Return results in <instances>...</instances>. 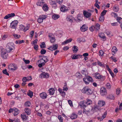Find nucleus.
Here are the masks:
<instances>
[{"label":"nucleus","mask_w":122,"mask_h":122,"mask_svg":"<svg viewBox=\"0 0 122 122\" xmlns=\"http://www.w3.org/2000/svg\"><path fill=\"white\" fill-rule=\"evenodd\" d=\"M50 42L51 43H53L55 41V37L52 38H50Z\"/></svg>","instance_id":"nucleus-56"},{"label":"nucleus","mask_w":122,"mask_h":122,"mask_svg":"<svg viewBox=\"0 0 122 122\" xmlns=\"http://www.w3.org/2000/svg\"><path fill=\"white\" fill-rule=\"evenodd\" d=\"M103 51L102 50H101L100 51L99 54V55L102 56L103 55Z\"/></svg>","instance_id":"nucleus-58"},{"label":"nucleus","mask_w":122,"mask_h":122,"mask_svg":"<svg viewBox=\"0 0 122 122\" xmlns=\"http://www.w3.org/2000/svg\"><path fill=\"white\" fill-rule=\"evenodd\" d=\"M105 104V102L101 100L99 101L98 103V106L100 107H102Z\"/></svg>","instance_id":"nucleus-18"},{"label":"nucleus","mask_w":122,"mask_h":122,"mask_svg":"<svg viewBox=\"0 0 122 122\" xmlns=\"http://www.w3.org/2000/svg\"><path fill=\"white\" fill-rule=\"evenodd\" d=\"M114 11L116 12H117L119 10L118 6L117 5H115L113 7Z\"/></svg>","instance_id":"nucleus-30"},{"label":"nucleus","mask_w":122,"mask_h":122,"mask_svg":"<svg viewBox=\"0 0 122 122\" xmlns=\"http://www.w3.org/2000/svg\"><path fill=\"white\" fill-rule=\"evenodd\" d=\"M23 60L26 64H28L30 62V61L29 60H25L24 58L23 59Z\"/></svg>","instance_id":"nucleus-55"},{"label":"nucleus","mask_w":122,"mask_h":122,"mask_svg":"<svg viewBox=\"0 0 122 122\" xmlns=\"http://www.w3.org/2000/svg\"><path fill=\"white\" fill-rule=\"evenodd\" d=\"M13 36L15 39L19 38L20 37V35H19L16 34H14L13 35Z\"/></svg>","instance_id":"nucleus-46"},{"label":"nucleus","mask_w":122,"mask_h":122,"mask_svg":"<svg viewBox=\"0 0 122 122\" xmlns=\"http://www.w3.org/2000/svg\"><path fill=\"white\" fill-rule=\"evenodd\" d=\"M99 36L101 38H102L103 40L104 41H105L106 40V36H104V35L103 33H101L99 34Z\"/></svg>","instance_id":"nucleus-22"},{"label":"nucleus","mask_w":122,"mask_h":122,"mask_svg":"<svg viewBox=\"0 0 122 122\" xmlns=\"http://www.w3.org/2000/svg\"><path fill=\"white\" fill-rule=\"evenodd\" d=\"M60 10L62 12H66L68 11V9L67 7H66L64 5H62L61 6Z\"/></svg>","instance_id":"nucleus-14"},{"label":"nucleus","mask_w":122,"mask_h":122,"mask_svg":"<svg viewBox=\"0 0 122 122\" xmlns=\"http://www.w3.org/2000/svg\"><path fill=\"white\" fill-rule=\"evenodd\" d=\"M44 1L43 0H39L36 3L37 5L38 6H42L44 3Z\"/></svg>","instance_id":"nucleus-16"},{"label":"nucleus","mask_w":122,"mask_h":122,"mask_svg":"<svg viewBox=\"0 0 122 122\" xmlns=\"http://www.w3.org/2000/svg\"><path fill=\"white\" fill-rule=\"evenodd\" d=\"M2 72L4 74L7 75H9V73L7 72V70L6 69H5V70H3L2 71Z\"/></svg>","instance_id":"nucleus-43"},{"label":"nucleus","mask_w":122,"mask_h":122,"mask_svg":"<svg viewBox=\"0 0 122 122\" xmlns=\"http://www.w3.org/2000/svg\"><path fill=\"white\" fill-rule=\"evenodd\" d=\"M75 76L79 78H81L82 77V75L79 72L76 73L75 74Z\"/></svg>","instance_id":"nucleus-35"},{"label":"nucleus","mask_w":122,"mask_h":122,"mask_svg":"<svg viewBox=\"0 0 122 122\" xmlns=\"http://www.w3.org/2000/svg\"><path fill=\"white\" fill-rule=\"evenodd\" d=\"M56 2L59 4H61L62 3V0H56Z\"/></svg>","instance_id":"nucleus-62"},{"label":"nucleus","mask_w":122,"mask_h":122,"mask_svg":"<svg viewBox=\"0 0 122 122\" xmlns=\"http://www.w3.org/2000/svg\"><path fill=\"white\" fill-rule=\"evenodd\" d=\"M87 29V28L86 27L85 25H83L82 27L81 28V30L82 32H84L86 31Z\"/></svg>","instance_id":"nucleus-28"},{"label":"nucleus","mask_w":122,"mask_h":122,"mask_svg":"<svg viewBox=\"0 0 122 122\" xmlns=\"http://www.w3.org/2000/svg\"><path fill=\"white\" fill-rule=\"evenodd\" d=\"M8 37V36L7 35H4L2 37V39L3 40H5V39L7 37Z\"/></svg>","instance_id":"nucleus-63"},{"label":"nucleus","mask_w":122,"mask_h":122,"mask_svg":"<svg viewBox=\"0 0 122 122\" xmlns=\"http://www.w3.org/2000/svg\"><path fill=\"white\" fill-rule=\"evenodd\" d=\"M82 56V55H76V54H75L73 56L72 59H78L79 57H81Z\"/></svg>","instance_id":"nucleus-25"},{"label":"nucleus","mask_w":122,"mask_h":122,"mask_svg":"<svg viewBox=\"0 0 122 122\" xmlns=\"http://www.w3.org/2000/svg\"><path fill=\"white\" fill-rule=\"evenodd\" d=\"M31 105V104L29 101L26 102L25 104V106L27 107H29Z\"/></svg>","instance_id":"nucleus-38"},{"label":"nucleus","mask_w":122,"mask_h":122,"mask_svg":"<svg viewBox=\"0 0 122 122\" xmlns=\"http://www.w3.org/2000/svg\"><path fill=\"white\" fill-rule=\"evenodd\" d=\"M14 44L13 43H9L7 45L5 50L7 52L10 53L13 52L14 50L13 46Z\"/></svg>","instance_id":"nucleus-1"},{"label":"nucleus","mask_w":122,"mask_h":122,"mask_svg":"<svg viewBox=\"0 0 122 122\" xmlns=\"http://www.w3.org/2000/svg\"><path fill=\"white\" fill-rule=\"evenodd\" d=\"M108 97L110 99H113V100H114L115 99V97H114L113 96V95H112V94H110V95H109Z\"/></svg>","instance_id":"nucleus-44"},{"label":"nucleus","mask_w":122,"mask_h":122,"mask_svg":"<svg viewBox=\"0 0 122 122\" xmlns=\"http://www.w3.org/2000/svg\"><path fill=\"white\" fill-rule=\"evenodd\" d=\"M45 65V63L42 62L41 63L39 64L38 66L40 67H41L42 66H44Z\"/></svg>","instance_id":"nucleus-52"},{"label":"nucleus","mask_w":122,"mask_h":122,"mask_svg":"<svg viewBox=\"0 0 122 122\" xmlns=\"http://www.w3.org/2000/svg\"><path fill=\"white\" fill-rule=\"evenodd\" d=\"M21 118L24 121H26L28 119V116L24 113H22L21 114Z\"/></svg>","instance_id":"nucleus-17"},{"label":"nucleus","mask_w":122,"mask_h":122,"mask_svg":"<svg viewBox=\"0 0 122 122\" xmlns=\"http://www.w3.org/2000/svg\"><path fill=\"white\" fill-rule=\"evenodd\" d=\"M15 14L14 13H11V14H9L6 15L4 17V19H7L8 18L12 17L15 16Z\"/></svg>","instance_id":"nucleus-13"},{"label":"nucleus","mask_w":122,"mask_h":122,"mask_svg":"<svg viewBox=\"0 0 122 122\" xmlns=\"http://www.w3.org/2000/svg\"><path fill=\"white\" fill-rule=\"evenodd\" d=\"M77 115L76 114L74 113H73L72 114L69 116L72 119H76L77 117Z\"/></svg>","instance_id":"nucleus-20"},{"label":"nucleus","mask_w":122,"mask_h":122,"mask_svg":"<svg viewBox=\"0 0 122 122\" xmlns=\"http://www.w3.org/2000/svg\"><path fill=\"white\" fill-rule=\"evenodd\" d=\"M58 90L63 96H64L65 95V92L63 91L61 89L59 88L58 89Z\"/></svg>","instance_id":"nucleus-37"},{"label":"nucleus","mask_w":122,"mask_h":122,"mask_svg":"<svg viewBox=\"0 0 122 122\" xmlns=\"http://www.w3.org/2000/svg\"><path fill=\"white\" fill-rule=\"evenodd\" d=\"M77 20H76V21L77 22H79L82 19V17H81L79 15H78L77 16Z\"/></svg>","instance_id":"nucleus-39"},{"label":"nucleus","mask_w":122,"mask_h":122,"mask_svg":"<svg viewBox=\"0 0 122 122\" xmlns=\"http://www.w3.org/2000/svg\"><path fill=\"white\" fill-rule=\"evenodd\" d=\"M14 115L15 116L18 115L19 112V111L16 108H14Z\"/></svg>","instance_id":"nucleus-26"},{"label":"nucleus","mask_w":122,"mask_h":122,"mask_svg":"<svg viewBox=\"0 0 122 122\" xmlns=\"http://www.w3.org/2000/svg\"><path fill=\"white\" fill-rule=\"evenodd\" d=\"M112 54L114 55L117 51V49L115 46H113L112 49Z\"/></svg>","instance_id":"nucleus-23"},{"label":"nucleus","mask_w":122,"mask_h":122,"mask_svg":"<svg viewBox=\"0 0 122 122\" xmlns=\"http://www.w3.org/2000/svg\"><path fill=\"white\" fill-rule=\"evenodd\" d=\"M54 50H56L57 49L58 46L57 45H54L52 46Z\"/></svg>","instance_id":"nucleus-42"},{"label":"nucleus","mask_w":122,"mask_h":122,"mask_svg":"<svg viewBox=\"0 0 122 122\" xmlns=\"http://www.w3.org/2000/svg\"><path fill=\"white\" fill-rule=\"evenodd\" d=\"M93 109L96 111H97L99 109V107L98 106H95L94 107Z\"/></svg>","instance_id":"nucleus-60"},{"label":"nucleus","mask_w":122,"mask_h":122,"mask_svg":"<svg viewBox=\"0 0 122 122\" xmlns=\"http://www.w3.org/2000/svg\"><path fill=\"white\" fill-rule=\"evenodd\" d=\"M95 78L98 79H100L101 81H104L105 79V76L101 75L99 73H97L94 74Z\"/></svg>","instance_id":"nucleus-5"},{"label":"nucleus","mask_w":122,"mask_h":122,"mask_svg":"<svg viewBox=\"0 0 122 122\" xmlns=\"http://www.w3.org/2000/svg\"><path fill=\"white\" fill-rule=\"evenodd\" d=\"M83 80L86 84H87L89 83V81H88L87 78H83Z\"/></svg>","instance_id":"nucleus-34"},{"label":"nucleus","mask_w":122,"mask_h":122,"mask_svg":"<svg viewBox=\"0 0 122 122\" xmlns=\"http://www.w3.org/2000/svg\"><path fill=\"white\" fill-rule=\"evenodd\" d=\"M117 20L119 23H121L122 22V18L120 17H118Z\"/></svg>","instance_id":"nucleus-41"},{"label":"nucleus","mask_w":122,"mask_h":122,"mask_svg":"<svg viewBox=\"0 0 122 122\" xmlns=\"http://www.w3.org/2000/svg\"><path fill=\"white\" fill-rule=\"evenodd\" d=\"M72 40V38L69 39L65 41H64L62 43V45H65L66 44H67L69 43Z\"/></svg>","instance_id":"nucleus-24"},{"label":"nucleus","mask_w":122,"mask_h":122,"mask_svg":"<svg viewBox=\"0 0 122 122\" xmlns=\"http://www.w3.org/2000/svg\"><path fill=\"white\" fill-rule=\"evenodd\" d=\"M66 20L71 23L73 22V20H76V19L74 17H73L72 15H71L69 16H68L66 18Z\"/></svg>","instance_id":"nucleus-10"},{"label":"nucleus","mask_w":122,"mask_h":122,"mask_svg":"<svg viewBox=\"0 0 122 122\" xmlns=\"http://www.w3.org/2000/svg\"><path fill=\"white\" fill-rule=\"evenodd\" d=\"M72 48L73 49V50L74 52H76L78 51V47L76 46H74Z\"/></svg>","instance_id":"nucleus-33"},{"label":"nucleus","mask_w":122,"mask_h":122,"mask_svg":"<svg viewBox=\"0 0 122 122\" xmlns=\"http://www.w3.org/2000/svg\"><path fill=\"white\" fill-rule=\"evenodd\" d=\"M29 25H27L25 27H24V32L26 31V30H28L29 28Z\"/></svg>","instance_id":"nucleus-48"},{"label":"nucleus","mask_w":122,"mask_h":122,"mask_svg":"<svg viewBox=\"0 0 122 122\" xmlns=\"http://www.w3.org/2000/svg\"><path fill=\"white\" fill-rule=\"evenodd\" d=\"M68 89V88L67 87L66 84V85H65L64 87L63 90L64 91H67Z\"/></svg>","instance_id":"nucleus-57"},{"label":"nucleus","mask_w":122,"mask_h":122,"mask_svg":"<svg viewBox=\"0 0 122 122\" xmlns=\"http://www.w3.org/2000/svg\"><path fill=\"white\" fill-rule=\"evenodd\" d=\"M47 17V16L46 15H42L40 16L37 20V21L39 23H41L43 22V20L45 19Z\"/></svg>","instance_id":"nucleus-6"},{"label":"nucleus","mask_w":122,"mask_h":122,"mask_svg":"<svg viewBox=\"0 0 122 122\" xmlns=\"http://www.w3.org/2000/svg\"><path fill=\"white\" fill-rule=\"evenodd\" d=\"M49 37L50 39L55 37L54 35L51 33L49 34Z\"/></svg>","instance_id":"nucleus-59"},{"label":"nucleus","mask_w":122,"mask_h":122,"mask_svg":"<svg viewBox=\"0 0 122 122\" xmlns=\"http://www.w3.org/2000/svg\"><path fill=\"white\" fill-rule=\"evenodd\" d=\"M55 90L54 88H51L48 90V92L50 95H53L54 93Z\"/></svg>","instance_id":"nucleus-21"},{"label":"nucleus","mask_w":122,"mask_h":122,"mask_svg":"<svg viewBox=\"0 0 122 122\" xmlns=\"http://www.w3.org/2000/svg\"><path fill=\"white\" fill-rule=\"evenodd\" d=\"M42 9L44 11H47L48 9V7L47 5L46 4H45L43 5L42 7Z\"/></svg>","instance_id":"nucleus-29"},{"label":"nucleus","mask_w":122,"mask_h":122,"mask_svg":"<svg viewBox=\"0 0 122 122\" xmlns=\"http://www.w3.org/2000/svg\"><path fill=\"white\" fill-rule=\"evenodd\" d=\"M106 87L107 89L110 88L111 87V85L109 83H107L106 85Z\"/></svg>","instance_id":"nucleus-51"},{"label":"nucleus","mask_w":122,"mask_h":122,"mask_svg":"<svg viewBox=\"0 0 122 122\" xmlns=\"http://www.w3.org/2000/svg\"><path fill=\"white\" fill-rule=\"evenodd\" d=\"M9 69L15 70L16 69L17 67L15 64H11L9 66Z\"/></svg>","instance_id":"nucleus-11"},{"label":"nucleus","mask_w":122,"mask_h":122,"mask_svg":"<svg viewBox=\"0 0 122 122\" xmlns=\"http://www.w3.org/2000/svg\"><path fill=\"white\" fill-rule=\"evenodd\" d=\"M82 92L89 95L92 94V91L88 86L84 87L81 90Z\"/></svg>","instance_id":"nucleus-3"},{"label":"nucleus","mask_w":122,"mask_h":122,"mask_svg":"<svg viewBox=\"0 0 122 122\" xmlns=\"http://www.w3.org/2000/svg\"><path fill=\"white\" fill-rule=\"evenodd\" d=\"M58 118L60 122H63V120L62 117L61 115H59L58 117Z\"/></svg>","instance_id":"nucleus-40"},{"label":"nucleus","mask_w":122,"mask_h":122,"mask_svg":"<svg viewBox=\"0 0 122 122\" xmlns=\"http://www.w3.org/2000/svg\"><path fill=\"white\" fill-rule=\"evenodd\" d=\"M107 12V10H104L102 12V13L101 14V15L102 16H103L105 14L106 12Z\"/></svg>","instance_id":"nucleus-49"},{"label":"nucleus","mask_w":122,"mask_h":122,"mask_svg":"<svg viewBox=\"0 0 122 122\" xmlns=\"http://www.w3.org/2000/svg\"><path fill=\"white\" fill-rule=\"evenodd\" d=\"M106 88L104 87H102L101 89L100 93L101 95H103L106 94L107 93Z\"/></svg>","instance_id":"nucleus-12"},{"label":"nucleus","mask_w":122,"mask_h":122,"mask_svg":"<svg viewBox=\"0 0 122 122\" xmlns=\"http://www.w3.org/2000/svg\"><path fill=\"white\" fill-rule=\"evenodd\" d=\"M40 45L41 48H43L45 47L46 46H45V44L44 42H43Z\"/></svg>","instance_id":"nucleus-47"},{"label":"nucleus","mask_w":122,"mask_h":122,"mask_svg":"<svg viewBox=\"0 0 122 122\" xmlns=\"http://www.w3.org/2000/svg\"><path fill=\"white\" fill-rule=\"evenodd\" d=\"M110 59H112L113 60V61L114 62H116L117 60H116V58L115 57H113L112 56L110 57Z\"/></svg>","instance_id":"nucleus-50"},{"label":"nucleus","mask_w":122,"mask_h":122,"mask_svg":"<svg viewBox=\"0 0 122 122\" xmlns=\"http://www.w3.org/2000/svg\"><path fill=\"white\" fill-rule=\"evenodd\" d=\"M39 95L40 97L43 99H45L47 98V95L45 92L40 93Z\"/></svg>","instance_id":"nucleus-15"},{"label":"nucleus","mask_w":122,"mask_h":122,"mask_svg":"<svg viewBox=\"0 0 122 122\" xmlns=\"http://www.w3.org/2000/svg\"><path fill=\"white\" fill-rule=\"evenodd\" d=\"M60 16L58 15L55 14L52 16V18L54 20H56L59 18Z\"/></svg>","instance_id":"nucleus-31"},{"label":"nucleus","mask_w":122,"mask_h":122,"mask_svg":"<svg viewBox=\"0 0 122 122\" xmlns=\"http://www.w3.org/2000/svg\"><path fill=\"white\" fill-rule=\"evenodd\" d=\"M49 76L48 74L46 73L45 72H43L40 75L39 77L41 78H47Z\"/></svg>","instance_id":"nucleus-8"},{"label":"nucleus","mask_w":122,"mask_h":122,"mask_svg":"<svg viewBox=\"0 0 122 122\" xmlns=\"http://www.w3.org/2000/svg\"><path fill=\"white\" fill-rule=\"evenodd\" d=\"M46 52V50L43 49H42L41 51V53L42 54H45Z\"/></svg>","instance_id":"nucleus-45"},{"label":"nucleus","mask_w":122,"mask_h":122,"mask_svg":"<svg viewBox=\"0 0 122 122\" xmlns=\"http://www.w3.org/2000/svg\"><path fill=\"white\" fill-rule=\"evenodd\" d=\"M50 4L52 5L53 7H56L57 6L56 3L54 1L52 0L50 1Z\"/></svg>","instance_id":"nucleus-27"},{"label":"nucleus","mask_w":122,"mask_h":122,"mask_svg":"<svg viewBox=\"0 0 122 122\" xmlns=\"http://www.w3.org/2000/svg\"><path fill=\"white\" fill-rule=\"evenodd\" d=\"M87 78V79H88V80L89 81L92 82L93 81V80L92 78L89 76H88V78Z\"/></svg>","instance_id":"nucleus-54"},{"label":"nucleus","mask_w":122,"mask_h":122,"mask_svg":"<svg viewBox=\"0 0 122 122\" xmlns=\"http://www.w3.org/2000/svg\"><path fill=\"white\" fill-rule=\"evenodd\" d=\"M33 93L31 92H30L28 93V95L30 97H31L33 96Z\"/></svg>","instance_id":"nucleus-61"},{"label":"nucleus","mask_w":122,"mask_h":122,"mask_svg":"<svg viewBox=\"0 0 122 122\" xmlns=\"http://www.w3.org/2000/svg\"><path fill=\"white\" fill-rule=\"evenodd\" d=\"M68 102L69 104L71 106H73L72 102L71 100H68Z\"/></svg>","instance_id":"nucleus-64"},{"label":"nucleus","mask_w":122,"mask_h":122,"mask_svg":"<svg viewBox=\"0 0 122 122\" xmlns=\"http://www.w3.org/2000/svg\"><path fill=\"white\" fill-rule=\"evenodd\" d=\"M106 115L107 113H104L103 116H102L100 121H102V120L106 117Z\"/></svg>","instance_id":"nucleus-53"},{"label":"nucleus","mask_w":122,"mask_h":122,"mask_svg":"<svg viewBox=\"0 0 122 122\" xmlns=\"http://www.w3.org/2000/svg\"><path fill=\"white\" fill-rule=\"evenodd\" d=\"M18 22L17 20L13 21L10 24V27L12 29H15Z\"/></svg>","instance_id":"nucleus-7"},{"label":"nucleus","mask_w":122,"mask_h":122,"mask_svg":"<svg viewBox=\"0 0 122 122\" xmlns=\"http://www.w3.org/2000/svg\"><path fill=\"white\" fill-rule=\"evenodd\" d=\"M83 14L84 16L87 18L90 17L91 15V13L90 12H89L86 10L84 11Z\"/></svg>","instance_id":"nucleus-9"},{"label":"nucleus","mask_w":122,"mask_h":122,"mask_svg":"<svg viewBox=\"0 0 122 122\" xmlns=\"http://www.w3.org/2000/svg\"><path fill=\"white\" fill-rule=\"evenodd\" d=\"M92 101L89 99H87V102L85 103V104L84 102H81L79 103V105L81 108L84 109L86 107L85 104H86L87 105H90L92 104Z\"/></svg>","instance_id":"nucleus-2"},{"label":"nucleus","mask_w":122,"mask_h":122,"mask_svg":"<svg viewBox=\"0 0 122 122\" xmlns=\"http://www.w3.org/2000/svg\"><path fill=\"white\" fill-rule=\"evenodd\" d=\"M1 56L4 59H6L8 56V52L4 49H2L1 51Z\"/></svg>","instance_id":"nucleus-4"},{"label":"nucleus","mask_w":122,"mask_h":122,"mask_svg":"<svg viewBox=\"0 0 122 122\" xmlns=\"http://www.w3.org/2000/svg\"><path fill=\"white\" fill-rule=\"evenodd\" d=\"M104 18L103 16L101 15L99 18V20L100 22H103Z\"/></svg>","instance_id":"nucleus-36"},{"label":"nucleus","mask_w":122,"mask_h":122,"mask_svg":"<svg viewBox=\"0 0 122 122\" xmlns=\"http://www.w3.org/2000/svg\"><path fill=\"white\" fill-rule=\"evenodd\" d=\"M100 25L98 24H96L94 26V29L96 30H98L100 29Z\"/></svg>","instance_id":"nucleus-32"},{"label":"nucleus","mask_w":122,"mask_h":122,"mask_svg":"<svg viewBox=\"0 0 122 122\" xmlns=\"http://www.w3.org/2000/svg\"><path fill=\"white\" fill-rule=\"evenodd\" d=\"M24 111L27 115H29L31 113V110L29 108H25L24 109Z\"/></svg>","instance_id":"nucleus-19"}]
</instances>
